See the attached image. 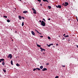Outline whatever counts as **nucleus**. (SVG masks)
<instances>
[{
	"instance_id": "nucleus-34",
	"label": "nucleus",
	"mask_w": 78,
	"mask_h": 78,
	"mask_svg": "<svg viewBox=\"0 0 78 78\" xmlns=\"http://www.w3.org/2000/svg\"><path fill=\"white\" fill-rule=\"evenodd\" d=\"M22 18L23 19H25V18L23 17H22Z\"/></svg>"
},
{
	"instance_id": "nucleus-39",
	"label": "nucleus",
	"mask_w": 78,
	"mask_h": 78,
	"mask_svg": "<svg viewBox=\"0 0 78 78\" xmlns=\"http://www.w3.org/2000/svg\"><path fill=\"white\" fill-rule=\"evenodd\" d=\"M63 36H66V34H63Z\"/></svg>"
},
{
	"instance_id": "nucleus-12",
	"label": "nucleus",
	"mask_w": 78,
	"mask_h": 78,
	"mask_svg": "<svg viewBox=\"0 0 78 78\" xmlns=\"http://www.w3.org/2000/svg\"><path fill=\"white\" fill-rule=\"evenodd\" d=\"M35 31H36V32H37V33H39V34H40L39 33V32L38 31H37V30H36V29H35Z\"/></svg>"
},
{
	"instance_id": "nucleus-38",
	"label": "nucleus",
	"mask_w": 78,
	"mask_h": 78,
	"mask_svg": "<svg viewBox=\"0 0 78 78\" xmlns=\"http://www.w3.org/2000/svg\"><path fill=\"white\" fill-rule=\"evenodd\" d=\"M62 66L63 67H65V65Z\"/></svg>"
},
{
	"instance_id": "nucleus-41",
	"label": "nucleus",
	"mask_w": 78,
	"mask_h": 78,
	"mask_svg": "<svg viewBox=\"0 0 78 78\" xmlns=\"http://www.w3.org/2000/svg\"><path fill=\"white\" fill-rule=\"evenodd\" d=\"M40 6H42V4H40Z\"/></svg>"
},
{
	"instance_id": "nucleus-43",
	"label": "nucleus",
	"mask_w": 78,
	"mask_h": 78,
	"mask_svg": "<svg viewBox=\"0 0 78 78\" xmlns=\"http://www.w3.org/2000/svg\"><path fill=\"white\" fill-rule=\"evenodd\" d=\"M64 3H63L62 4V5H63V6L64 5Z\"/></svg>"
},
{
	"instance_id": "nucleus-18",
	"label": "nucleus",
	"mask_w": 78,
	"mask_h": 78,
	"mask_svg": "<svg viewBox=\"0 0 78 78\" xmlns=\"http://www.w3.org/2000/svg\"><path fill=\"white\" fill-rule=\"evenodd\" d=\"M33 13L34 14H36V11H34Z\"/></svg>"
},
{
	"instance_id": "nucleus-23",
	"label": "nucleus",
	"mask_w": 78,
	"mask_h": 78,
	"mask_svg": "<svg viewBox=\"0 0 78 78\" xmlns=\"http://www.w3.org/2000/svg\"><path fill=\"white\" fill-rule=\"evenodd\" d=\"M36 69H37L38 70H41V69H40V68H36Z\"/></svg>"
},
{
	"instance_id": "nucleus-5",
	"label": "nucleus",
	"mask_w": 78,
	"mask_h": 78,
	"mask_svg": "<svg viewBox=\"0 0 78 78\" xmlns=\"http://www.w3.org/2000/svg\"><path fill=\"white\" fill-rule=\"evenodd\" d=\"M40 49H41V51L42 52V51H43H43H45V49H44L40 47Z\"/></svg>"
},
{
	"instance_id": "nucleus-20",
	"label": "nucleus",
	"mask_w": 78,
	"mask_h": 78,
	"mask_svg": "<svg viewBox=\"0 0 78 78\" xmlns=\"http://www.w3.org/2000/svg\"><path fill=\"white\" fill-rule=\"evenodd\" d=\"M2 64L3 66H4L5 64V62H4V61H3L2 63Z\"/></svg>"
},
{
	"instance_id": "nucleus-11",
	"label": "nucleus",
	"mask_w": 78,
	"mask_h": 78,
	"mask_svg": "<svg viewBox=\"0 0 78 78\" xmlns=\"http://www.w3.org/2000/svg\"><path fill=\"white\" fill-rule=\"evenodd\" d=\"M48 9H50L51 8V7L50 6H48Z\"/></svg>"
},
{
	"instance_id": "nucleus-33",
	"label": "nucleus",
	"mask_w": 78,
	"mask_h": 78,
	"mask_svg": "<svg viewBox=\"0 0 78 78\" xmlns=\"http://www.w3.org/2000/svg\"><path fill=\"white\" fill-rule=\"evenodd\" d=\"M37 1H38V2H41V0H37Z\"/></svg>"
},
{
	"instance_id": "nucleus-31",
	"label": "nucleus",
	"mask_w": 78,
	"mask_h": 78,
	"mask_svg": "<svg viewBox=\"0 0 78 78\" xmlns=\"http://www.w3.org/2000/svg\"><path fill=\"white\" fill-rule=\"evenodd\" d=\"M46 66H48L49 65V63H47V64H46Z\"/></svg>"
},
{
	"instance_id": "nucleus-46",
	"label": "nucleus",
	"mask_w": 78,
	"mask_h": 78,
	"mask_svg": "<svg viewBox=\"0 0 78 78\" xmlns=\"http://www.w3.org/2000/svg\"><path fill=\"white\" fill-rule=\"evenodd\" d=\"M2 62V61L0 60V62Z\"/></svg>"
},
{
	"instance_id": "nucleus-32",
	"label": "nucleus",
	"mask_w": 78,
	"mask_h": 78,
	"mask_svg": "<svg viewBox=\"0 0 78 78\" xmlns=\"http://www.w3.org/2000/svg\"><path fill=\"white\" fill-rule=\"evenodd\" d=\"M50 45H53V44H50Z\"/></svg>"
},
{
	"instance_id": "nucleus-19",
	"label": "nucleus",
	"mask_w": 78,
	"mask_h": 78,
	"mask_svg": "<svg viewBox=\"0 0 78 78\" xmlns=\"http://www.w3.org/2000/svg\"><path fill=\"white\" fill-rule=\"evenodd\" d=\"M16 66H17L18 67H19L20 66V65H19L18 63H16Z\"/></svg>"
},
{
	"instance_id": "nucleus-35",
	"label": "nucleus",
	"mask_w": 78,
	"mask_h": 78,
	"mask_svg": "<svg viewBox=\"0 0 78 78\" xmlns=\"http://www.w3.org/2000/svg\"><path fill=\"white\" fill-rule=\"evenodd\" d=\"M51 19L50 18H48V20H51Z\"/></svg>"
},
{
	"instance_id": "nucleus-42",
	"label": "nucleus",
	"mask_w": 78,
	"mask_h": 78,
	"mask_svg": "<svg viewBox=\"0 0 78 78\" xmlns=\"http://www.w3.org/2000/svg\"><path fill=\"white\" fill-rule=\"evenodd\" d=\"M43 20H45V19H44V18H43Z\"/></svg>"
},
{
	"instance_id": "nucleus-36",
	"label": "nucleus",
	"mask_w": 78,
	"mask_h": 78,
	"mask_svg": "<svg viewBox=\"0 0 78 78\" xmlns=\"http://www.w3.org/2000/svg\"><path fill=\"white\" fill-rule=\"evenodd\" d=\"M39 22L40 23H41V22H42L41 21V20H40L39 21Z\"/></svg>"
},
{
	"instance_id": "nucleus-26",
	"label": "nucleus",
	"mask_w": 78,
	"mask_h": 78,
	"mask_svg": "<svg viewBox=\"0 0 78 78\" xmlns=\"http://www.w3.org/2000/svg\"><path fill=\"white\" fill-rule=\"evenodd\" d=\"M35 70H37V69H36V68H34L33 69V71H35Z\"/></svg>"
},
{
	"instance_id": "nucleus-15",
	"label": "nucleus",
	"mask_w": 78,
	"mask_h": 78,
	"mask_svg": "<svg viewBox=\"0 0 78 78\" xmlns=\"http://www.w3.org/2000/svg\"><path fill=\"white\" fill-rule=\"evenodd\" d=\"M64 37H69V36L67 35L66 36V35H65L64 36Z\"/></svg>"
},
{
	"instance_id": "nucleus-4",
	"label": "nucleus",
	"mask_w": 78,
	"mask_h": 78,
	"mask_svg": "<svg viewBox=\"0 0 78 78\" xmlns=\"http://www.w3.org/2000/svg\"><path fill=\"white\" fill-rule=\"evenodd\" d=\"M56 8H61V5H58V6L56 5Z\"/></svg>"
},
{
	"instance_id": "nucleus-44",
	"label": "nucleus",
	"mask_w": 78,
	"mask_h": 78,
	"mask_svg": "<svg viewBox=\"0 0 78 78\" xmlns=\"http://www.w3.org/2000/svg\"><path fill=\"white\" fill-rule=\"evenodd\" d=\"M63 39H65V38H63V39H62V40H63Z\"/></svg>"
},
{
	"instance_id": "nucleus-21",
	"label": "nucleus",
	"mask_w": 78,
	"mask_h": 78,
	"mask_svg": "<svg viewBox=\"0 0 78 78\" xmlns=\"http://www.w3.org/2000/svg\"><path fill=\"white\" fill-rule=\"evenodd\" d=\"M7 22H10V21L9 20V19H8L7 20Z\"/></svg>"
},
{
	"instance_id": "nucleus-17",
	"label": "nucleus",
	"mask_w": 78,
	"mask_h": 78,
	"mask_svg": "<svg viewBox=\"0 0 78 78\" xmlns=\"http://www.w3.org/2000/svg\"><path fill=\"white\" fill-rule=\"evenodd\" d=\"M40 68L41 69H43V66H40Z\"/></svg>"
},
{
	"instance_id": "nucleus-16",
	"label": "nucleus",
	"mask_w": 78,
	"mask_h": 78,
	"mask_svg": "<svg viewBox=\"0 0 78 78\" xmlns=\"http://www.w3.org/2000/svg\"><path fill=\"white\" fill-rule=\"evenodd\" d=\"M37 47H41V45H39V44H37Z\"/></svg>"
},
{
	"instance_id": "nucleus-30",
	"label": "nucleus",
	"mask_w": 78,
	"mask_h": 78,
	"mask_svg": "<svg viewBox=\"0 0 78 78\" xmlns=\"http://www.w3.org/2000/svg\"><path fill=\"white\" fill-rule=\"evenodd\" d=\"M55 78H59V76H56L55 77Z\"/></svg>"
},
{
	"instance_id": "nucleus-14",
	"label": "nucleus",
	"mask_w": 78,
	"mask_h": 78,
	"mask_svg": "<svg viewBox=\"0 0 78 78\" xmlns=\"http://www.w3.org/2000/svg\"><path fill=\"white\" fill-rule=\"evenodd\" d=\"M11 65H13V62L12 60L11 61Z\"/></svg>"
},
{
	"instance_id": "nucleus-27",
	"label": "nucleus",
	"mask_w": 78,
	"mask_h": 78,
	"mask_svg": "<svg viewBox=\"0 0 78 78\" xmlns=\"http://www.w3.org/2000/svg\"><path fill=\"white\" fill-rule=\"evenodd\" d=\"M32 9L34 11H36V10H35V9H34V8H32Z\"/></svg>"
},
{
	"instance_id": "nucleus-7",
	"label": "nucleus",
	"mask_w": 78,
	"mask_h": 78,
	"mask_svg": "<svg viewBox=\"0 0 78 78\" xmlns=\"http://www.w3.org/2000/svg\"><path fill=\"white\" fill-rule=\"evenodd\" d=\"M31 33H32V35H33V36H34V34H35V33H34V32L33 31H31Z\"/></svg>"
},
{
	"instance_id": "nucleus-9",
	"label": "nucleus",
	"mask_w": 78,
	"mask_h": 78,
	"mask_svg": "<svg viewBox=\"0 0 78 78\" xmlns=\"http://www.w3.org/2000/svg\"><path fill=\"white\" fill-rule=\"evenodd\" d=\"M28 12V11H24L23 12V13H24V14H26V13Z\"/></svg>"
},
{
	"instance_id": "nucleus-48",
	"label": "nucleus",
	"mask_w": 78,
	"mask_h": 78,
	"mask_svg": "<svg viewBox=\"0 0 78 78\" xmlns=\"http://www.w3.org/2000/svg\"><path fill=\"white\" fill-rule=\"evenodd\" d=\"M15 33H17V31H16L15 32Z\"/></svg>"
},
{
	"instance_id": "nucleus-37",
	"label": "nucleus",
	"mask_w": 78,
	"mask_h": 78,
	"mask_svg": "<svg viewBox=\"0 0 78 78\" xmlns=\"http://www.w3.org/2000/svg\"><path fill=\"white\" fill-rule=\"evenodd\" d=\"M56 45L57 46H58V44H56Z\"/></svg>"
},
{
	"instance_id": "nucleus-3",
	"label": "nucleus",
	"mask_w": 78,
	"mask_h": 78,
	"mask_svg": "<svg viewBox=\"0 0 78 78\" xmlns=\"http://www.w3.org/2000/svg\"><path fill=\"white\" fill-rule=\"evenodd\" d=\"M68 5H69V3L67 2H65L64 4L65 6H67Z\"/></svg>"
},
{
	"instance_id": "nucleus-24",
	"label": "nucleus",
	"mask_w": 78,
	"mask_h": 78,
	"mask_svg": "<svg viewBox=\"0 0 78 78\" xmlns=\"http://www.w3.org/2000/svg\"><path fill=\"white\" fill-rule=\"evenodd\" d=\"M3 71L4 72V73H5V72H6V71L5 69H3Z\"/></svg>"
},
{
	"instance_id": "nucleus-29",
	"label": "nucleus",
	"mask_w": 78,
	"mask_h": 78,
	"mask_svg": "<svg viewBox=\"0 0 78 78\" xmlns=\"http://www.w3.org/2000/svg\"><path fill=\"white\" fill-rule=\"evenodd\" d=\"M3 17H5V18H7V16H3Z\"/></svg>"
},
{
	"instance_id": "nucleus-50",
	"label": "nucleus",
	"mask_w": 78,
	"mask_h": 78,
	"mask_svg": "<svg viewBox=\"0 0 78 78\" xmlns=\"http://www.w3.org/2000/svg\"><path fill=\"white\" fill-rule=\"evenodd\" d=\"M20 1H21L22 0H19Z\"/></svg>"
},
{
	"instance_id": "nucleus-2",
	"label": "nucleus",
	"mask_w": 78,
	"mask_h": 78,
	"mask_svg": "<svg viewBox=\"0 0 78 78\" xmlns=\"http://www.w3.org/2000/svg\"><path fill=\"white\" fill-rule=\"evenodd\" d=\"M12 55L10 54L9 55L8 58H10V59H11L12 58Z\"/></svg>"
},
{
	"instance_id": "nucleus-10",
	"label": "nucleus",
	"mask_w": 78,
	"mask_h": 78,
	"mask_svg": "<svg viewBox=\"0 0 78 78\" xmlns=\"http://www.w3.org/2000/svg\"><path fill=\"white\" fill-rule=\"evenodd\" d=\"M43 1L44 2H48V1L47 0H43Z\"/></svg>"
},
{
	"instance_id": "nucleus-28",
	"label": "nucleus",
	"mask_w": 78,
	"mask_h": 78,
	"mask_svg": "<svg viewBox=\"0 0 78 78\" xmlns=\"http://www.w3.org/2000/svg\"><path fill=\"white\" fill-rule=\"evenodd\" d=\"M48 38L49 39V40H50V39H51V38L50 37H48Z\"/></svg>"
},
{
	"instance_id": "nucleus-8",
	"label": "nucleus",
	"mask_w": 78,
	"mask_h": 78,
	"mask_svg": "<svg viewBox=\"0 0 78 78\" xmlns=\"http://www.w3.org/2000/svg\"><path fill=\"white\" fill-rule=\"evenodd\" d=\"M18 17L19 18V20H22V16H19Z\"/></svg>"
},
{
	"instance_id": "nucleus-25",
	"label": "nucleus",
	"mask_w": 78,
	"mask_h": 78,
	"mask_svg": "<svg viewBox=\"0 0 78 78\" xmlns=\"http://www.w3.org/2000/svg\"><path fill=\"white\" fill-rule=\"evenodd\" d=\"M47 46H48V47H50L51 45H50V44L49 45H48V44H47Z\"/></svg>"
},
{
	"instance_id": "nucleus-47",
	"label": "nucleus",
	"mask_w": 78,
	"mask_h": 78,
	"mask_svg": "<svg viewBox=\"0 0 78 78\" xmlns=\"http://www.w3.org/2000/svg\"><path fill=\"white\" fill-rule=\"evenodd\" d=\"M44 22H46V20H44Z\"/></svg>"
},
{
	"instance_id": "nucleus-40",
	"label": "nucleus",
	"mask_w": 78,
	"mask_h": 78,
	"mask_svg": "<svg viewBox=\"0 0 78 78\" xmlns=\"http://www.w3.org/2000/svg\"><path fill=\"white\" fill-rule=\"evenodd\" d=\"M43 36H40V37H43Z\"/></svg>"
},
{
	"instance_id": "nucleus-6",
	"label": "nucleus",
	"mask_w": 78,
	"mask_h": 78,
	"mask_svg": "<svg viewBox=\"0 0 78 78\" xmlns=\"http://www.w3.org/2000/svg\"><path fill=\"white\" fill-rule=\"evenodd\" d=\"M42 71H45V70H47V68H43L42 69Z\"/></svg>"
},
{
	"instance_id": "nucleus-49",
	"label": "nucleus",
	"mask_w": 78,
	"mask_h": 78,
	"mask_svg": "<svg viewBox=\"0 0 78 78\" xmlns=\"http://www.w3.org/2000/svg\"><path fill=\"white\" fill-rule=\"evenodd\" d=\"M54 48H55V46H53Z\"/></svg>"
},
{
	"instance_id": "nucleus-1",
	"label": "nucleus",
	"mask_w": 78,
	"mask_h": 78,
	"mask_svg": "<svg viewBox=\"0 0 78 78\" xmlns=\"http://www.w3.org/2000/svg\"><path fill=\"white\" fill-rule=\"evenodd\" d=\"M41 25L43 27H45V23L44 21H41Z\"/></svg>"
},
{
	"instance_id": "nucleus-45",
	"label": "nucleus",
	"mask_w": 78,
	"mask_h": 78,
	"mask_svg": "<svg viewBox=\"0 0 78 78\" xmlns=\"http://www.w3.org/2000/svg\"><path fill=\"white\" fill-rule=\"evenodd\" d=\"M76 47H77V48H78V45H77Z\"/></svg>"
},
{
	"instance_id": "nucleus-22",
	"label": "nucleus",
	"mask_w": 78,
	"mask_h": 78,
	"mask_svg": "<svg viewBox=\"0 0 78 78\" xmlns=\"http://www.w3.org/2000/svg\"><path fill=\"white\" fill-rule=\"evenodd\" d=\"M23 25H24V22H23L22 23V27H23Z\"/></svg>"
},
{
	"instance_id": "nucleus-13",
	"label": "nucleus",
	"mask_w": 78,
	"mask_h": 78,
	"mask_svg": "<svg viewBox=\"0 0 78 78\" xmlns=\"http://www.w3.org/2000/svg\"><path fill=\"white\" fill-rule=\"evenodd\" d=\"M0 61H4V60H5V59H3V58H2V59H0Z\"/></svg>"
}]
</instances>
